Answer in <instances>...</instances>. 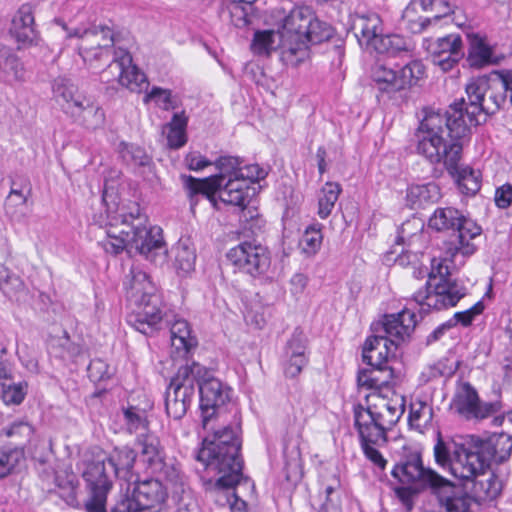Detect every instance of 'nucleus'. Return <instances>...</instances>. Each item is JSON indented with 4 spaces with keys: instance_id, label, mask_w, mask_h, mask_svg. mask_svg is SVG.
<instances>
[{
    "instance_id": "24",
    "label": "nucleus",
    "mask_w": 512,
    "mask_h": 512,
    "mask_svg": "<svg viewBox=\"0 0 512 512\" xmlns=\"http://www.w3.org/2000/svg\"><path fill=\"white\" fill-rule=\"evenodd\" d=\"M351 29L361 47L372 50L383 33L382 20L376 13L355 14Z\"/></svg>"
},
{
    "instance_id": "3",
    "label": "nucleus",
    "mask_w": 512,
    "mask_h": 512,
    "mask_svg": "<svg viewBox=\"0 0 512 512\" xmlns=\"http://www.w3.org/2000/svg\"><path fill=\"white\" fill-rule=\"evenodd\" d=\"M272 17L280 30L281 60L291 67H298L310 57V45L329 40L333 27L321 21L308 6H296L289 11L275 7Z\"/></svg>"
},
{
    "instance_id": "40",
    "label": "nucleus",
    "mask_w": 512,
    "mask_h": 512,
    "mask_svg": "<svg viewBox=\"0 0 512 512\" xmlns=\"http://www.w3.org/2000/svg\"><path fill=\"white\" fill-rule=\"evenodd\" d=\"M188 123V118L185 115V112L175 113L170 121L165 126V131H167V144L170 148L178 149L185 145L187 142L186 136V127Z\"/></svg>"
},
{
    "instance_id": "9",
    "label": "nucleus",
    "mask_w": 512,
    "mask_h": 512,
    "mask_svg": "<svg viewBox=\"0 0 512 512\" xmlns=\"http://www.w3.org/2000/svg\"><path fill=\"white\" fill-rule=\"evenodd\" d=\"M466 287L450 277L449 267L441 262L433 266L424 289L418 290L413 298L421 310H443L454 307L466 295Z\"/></svg>"
},
{
    "instance_id": "63",
    "label": "nucleus",
    "mask_w": 512,
    "mask_h": 512,
    "mask_svg": "<svg viewBox=\"0 0 512 512\" xmlns=\"http://www.w3.org/2000/svg\"><path fill=\"white\" fill-rule=\"evenodd\" d=\"M483 309H484V305L481 301H479L475 305H473L471 308H469L465 311L456 312L454 314V317L451 320H453V322H455V325L457 323H460L461 325H463L465 327L469 326L472 323V321L474 320L475 316L482 313Z\"/></svg>"
},
{
    "instance_id": "46",
    "label": "nucleus",
    "mask_w": 512,
    "mask_h": 512,
    "mask_svg": "<svg viewBox=\"0 0 512 512\" xmlns=\"http://www.w3.org/2000/svg\"><path fill=\"white\" fill-rule=\"evenodd\" d=\"M418 0H411L402 14V21L407 30L413 34H420L433 23L432 18L417 15Z\"/></svg>"
},
{
    "instance_id": "18",
    "label": "nucleus",
    "mask_w": 512,
    "mask_h": 512,
    "mask_svg": "<svg viewBox=\"0 0 512 512\" xmlns=\"http://www.w3.org/2000/svg\"><path fill=\"white\" fill-rule=\"evenodd\" d=\"M218 475L216 480L203 479V487L209 498H211L218 506H228L234 498L235 487L241 483L242 471L210 470Z\"/></svg>"
},
{
    "instance_id": "7",
    "label": "nucleus",
    "mask_w": 512,
    "mask_h": 512,
    "mask_svg": "<svg viewBox=\"0 0 512 512\" xmlns=\"http://www.w3.org/2000/svg\"><path fill=\"white\" fill-rule=\"evenodd\" d=\"M416 326V315L409 310L384 315L372 325L374 335L365 341L362 358L370 367L388 365L389 357L398 345L408 339Z\"/></svg>"
},
{
    "instance_id": "52",
    "label": "nucleus",
    "mask_w": 512,
    "mask_h": 512,
    "mask_svg": "<svg viewBox=\"0 0 512 512\" xmlns=\"http://www.w3.org/2000/svg\"><path fill=\"white\" fill-rule=\"evenodd\" d=\"M123 416L129 433H136L138 436L140 433L150 432L148 429L149 422L144 411L131 406L123 410Z\"/></svg>"
},
{
    "instance_id": "31",
    "label": "nucleus",
    "mask_w": 512,
    "mask_h": 512,
    "mask_svg": "<svg viewBox=\"0 0 512 512\" xmlns=\"http://www.w3.org/2000/svg\"><path fill=\"white\" fill-rule=\"evenodd\" d=\"M173 357L187 358L197 347V339L191 334L189 323L184 319L175 320L170 327Z\"/></svg>"
},
{
    "instance_id": "51",
    "label": "nucleus",
    "mask_w": 512,
    "mask_h": 512,
    "mask_svg": "<svg viewBox=\"0 0 512 512\" xmlns=\"http://www.w3.org/2000/svg\"><path fill=\"white\" fill-rule=\"evenodd\" d=\"M372 78L378 85L379 90L388 93L397 92V73L395 69L378 63L372 69Z\"/></svg>"
},
{
    "instance_id": "5",
    "label": "nucleus",
    "mask_w": 512,
    "mask_h": 512,
    "mask_svg": "<svg viewBox=\"0 0 512 512\" xmlns=\"http://www.w3.org/2000/svg\"><path fill=\"white\" fill-rule=\"evenodd\" d=\"M503 84L498 70H493L488 75L473 78L466 84V101L464 98L455 101L445 112L424 109L423 119L431 116H441L446 119L445 128H454L457 122H463L469 133L471 125H478L477 116L481 113L494 115L504 108L505 97Z\"/></svg>"
},
{
    "instance_id": "34",
    "label": "nucleus",
    "mask_w": 512,
    "mask_h": 512,
    "mask_svg": "<svg viewBox=\"0 0 512 512\" xmlns=\"http://www.w3.org/2000/svg\"><path fill=\"white\" fill-rule=\"evenodd\" d=\"M153 474L162 477L172 491L173 497H181L189 491L187 479L182 472L179 463L174 459H167L163 462L160 470H154Z\"/></svg>"
},
{
    "instance_id": "49",
    "label": "nucleus",
    "mask_w": 512,
    "mask_h": 512,
    "mask_svg": "<svg viewBox=\"0 0 512 512\" xmlns=\"http://www.w3.org/2000/svg\"><path fill=\"white\" fill-rule=\"evenodd\" d=\"M25 461V451L21 447L8 448L0 454V479L17 471Z\"/></svg>"
},
{
    "instance_id": "15",
    "label": "nucleus",
    "mask_w": 512,
    "mask_h": 512,
    "mask_svg": "<svg viewBox=\"0 0 512 512\" xmlns=\"http://www.w3.org/2000/svg\"><path fill=\"white\" fill-rule=\"evenodd\" d=\"M196 386L200 396L202 426L207 429L211 421L225 411V405L230 401V389L211 376L205 367Z\"/></svg>"
},
{
    "instance_id": "62",
    "label": "nucleus",
    "mask_w": 512,
    "mask_h": 512,
    "mask_svg": "<svg viewBox=\"0 0 512 512\" xmlns=\"http://www.w3.org/2000/svg\"><path fill=\"white\" fill-rule=\"evenodd\" d=\"M403 484L402 482H400ZM408 485H411V483H407ZM414 487L412 486H402L397 487L395 489V493L397 497L400 499V501L405 505L408 511H411L413 508V498L415 495H417L419 492L424 491L425 489H422L417 483L412 482Z\"/></svg>"
},
{
    "instance_id": "35",
    "label": "nucleus",
    "mask_w": 512,
    "mask_h": 512,
    "mask_svg": "<svg viewBox=\"0 0 512 512\" xmlns=\"http://www.w3.org/2000/svg\"><path fill=\"white\" fill-rule=\"evenodd\" d=\"M393 378L394 369L389 365H382L360 370L357 381L359 386L380 390L388 387Z\"/></svg>"
},
{
    "instance_id": "25",
    "label": "nucleus",
    "mask_w": 512,
    "mask_h": 512,
    "mask_svg": "<svg viewBox=\"0 0 512 512\" xmlns=\"http://www.w3.org/2000/svg\"><path fill=\"white\" fill-rule=\"evenodd\" d=\"M462 480L472 483L470 493L475 503L478 504L494 500L502 490V482L489 469H485L469 479Z\"/></svg>"
},
{
    "instance_id": "53",
    "label": "nucleus",
    "mask_w": 512,
    "mask_h": 512,
    "mask_svg": "<svg viewBox=\"0 0 512 512\" xmlns=\"http://www.w3.org/2000/svg\"><path fill=\"white\" fill-rule=\"evenodd\" d=\"M255 489L254 482L242 474L241 483L235 487L234 498L230 504L231 512H249L245 497L252 495Z\"/></svg>"
},
{
    "instance_id": "37",
    "label": "nucleus",
    "mask_w": 512,
    "mask_h": 512,
    "mask_svg": "<svg viewBox=\"0 0 512 512\" xmlns=\"http://www.w3.org/2000/svg\"><path fill=\"white\" fill-rule=\"evenodd\" d=\"M136 452L130 447H122L114 450L106 461L110 472L114 477L129 480L136 460Z\"/></svg>"
},
{
    "instance_id": "22",
    "label": "nucleus",
    "mask_w": 512,
    "mask_h": 512,
    "mask_svg": "<svg viewBox=\"0 0 512 512\" xmlns=\"http://www.w3.org/2000/svg\"><path fill=\"white\" fill-rule=\"evenodd\" d=\"M124 286L127 300L135 306H141L148 301L160 302L148 274L136 267L131 268Z\"/></svg>"
},
{
    "instance_id": "21",
    "label": "nucleus",
    "mask_w": 512,
    "mask_h": 512,
    "mask_svg": "<svg viewBox=\"0 0 512 512\" xmlns=\"http://www.w3.org/2000/svg\"><path fill=\"white\" fill-rule=\"evenodd\" d=\"M107 72L116 73L118 82L131 92L139 93L149 85L145 74L132 64V57L128 53L109 63L108 69L102 72L103 79Z\"/></svg>"
},
{
    "instance_id": "8",
    "label": "nucleus",
    "mask_w": 512,
    "mask_h": 512,
    "mask_svg": "<svg viewBox=\"0 0 512 512\" xmlns=\"http://www.w3.org/2000/svg\"><path fill=\"white\" fill-rule=\"evenodd\" d=\"M206 430H212L213 434L203 440L202 447L197 452V460L207 470L242 471L244 461L240 453V424L224 426L221 429H215L209 424Z\"/></svg>"
},
{
    "instance_id": "44",
    "label": "nucleus",
    "mask_w": 512,
    "mask_h": 512,
    "mask_svg": "<svg viewBox=\"0 0 512 512\" xmlns=\"http://www.w3.org/2000/svg\"><path fill=\"white\" fill-rule=\"evenodd\" d=\"M67 37L84 38V41L98 44L108 51L111 50L114 43L113 33L111 29L106 26L86 29L82 32L79 29H75L73 32H68Z\"/></svg>"
},
{
    "instance_id": "47",
    "label": "nucleus",
    "mask_w": 512,
    "mask_h": 512,
    "mask_svg": "<svg viewBox=\"0 0 512 512\" xmlns=\"http://www.w3.org/2000/svg\"><path fill=\"white\" fill-rule=\"evenodd\" d=\"M0 289L8 298L16 301L25 294V284L22 279L4 267L0 268Z\"/></svg>"
},
{
    "instance_id": "39",
    "label": "nucleus",
    "mask_w": 512,
    "mask_h": 512,
    "mask_svg": "<svg viewBox=\"0 0 512 512\" xmlns=\"http://www.w3.org/2000/svg\"><path fill=\"white\" fill-rule=\"evenodd\" d=\"M396 73V86L398 92L417 85L418 81L424 76L425 66L420 60H411L396 70Z\"/></svg>"
},
{
    "instance_id": "64",
    "label": "nucleus",
    "mask_w": 512,
    "mask_h": 512,
    "mask_svg": "<svg viewBox=\"0 0 512 512\" xmlns=\"http://www.w3.org/2000/svg\"><path fill=\"white\" fill-rule=\"evenodd\" d=\"M87 372L89 378L94 382L109 378L108 365L101 359L91 360L87 367Z\"/></svg>"
},
{
    "instance_id": "2",
    "label": "nucleus",
    "mask_w": 512,
    "mask_h": 512,
    "mask_svg": "<svg viewBox=\"0 0 512 512\" xmlns=\"http://www.w3.org/2000/svg\"><path fill=\"white\" fill-rule=\"evenodd\" d=\"M147 222L148 218L142 213L139 204L122 207L116 215L110 217L106 238L99 244L112 255L126 250L128 253H138L151 262L164 260L167 250L162 229L157 226L148 227Z\"/></svg>"
},
{
    "instance_id": "61",
    "label": "nucleus",
    "mask_w": 512,
    "mask_h": 512,
    "mask_svg": "<svg viewBox=\"0 0 512 512\" xmlns=\"http://www.w3.org/2000/svg\"><path fill=\"white\" fill-rule=\"evenodd\" d=\"M356 411L359 413H368V416H370V418H373L372 421L375 422L386 433L394 426V418L390 417L388 414H386V412L383 413L381 409L375 410L372 407H359L356 409Z\"/></svg>"
},
{
    "instance_id": "42",
    "label": "nucleus",
    "mask_w": 512,
    "mask_h": 512,
    "mask_svg": "<svg viewBox=\"0 0 512 512\" xmlns=\"http://www.w3.org/2000/svg\"><path fill=\"white\" fill-rule=\"evenodd\" d=\"M29 192L25 194L23 190L11 188L4 203L5 213L11 220L21 221L26 216Z\"/></svg>"
},
{
    "instance_id": "23",
    "label": "nucleus",
    "mask_w": 512,
    "mask_h": 512,
    "mask_svg": "<svg viewBox=\"0 0 512 512\" xmlns=\"http://www.w3.org/2000/svg\"><path fill=\"white\" fill-rule=\"evenodd\" d=\"M133 487L140 512L153 509L160 511L168 498V488L158 479L136 481Z\"/></svg>"
},
{
    "instance_id": "58",
    "label": "nucleus",
    "mask_w": 512,
    "mask_h": 512,
    "mask_svg": "<svg viewBox=\"0 0 512 512\" xmlns=\"http://www.w3.org/2000/svg\"><path fill=\"white\" fill-rule=\"evenodd\" d=\"M26 394L27 384L25 382L2 384V399L8 405H19Z\"/></svg>"
},
{
    "instance_id": "30",
    "label": "nucleus",
    "mask_w": 512,
    "mask_h": 512,
    "mask_svg": "<svg viewBox=\"0 0 512 512\" xmlns=\"http://www.w3.org/2000/svg\"><path fill=\"white\" fill-rule=\"evenodd\" d=\"M67 116L72 118L75 123L87 129L100 128L105 121V114L102 108L85 96L82 97V100L74 106Z\"/></svg>"
},
{
    "instance_id": "12",
    "label": "nucleus",
    "mask_w": 512,
    "mask_h": 512,
    "mask_svg": "<svg viewBox=\"0 0 512 512\" xmlns=\"http://www.w3.org/2000/svg\"><path fill=\"white\" fill-rule=\"evenodd\" d=\"M471 435L443 437L437 432L433 448L434 459L438 466L448 468L451 474L459 479H469L475 476L470 443Z\"/></svg>"
},
{
    "instance_id": "20",
    "label": "nucleus",
    "mask_w": 512,
    "mask_h": 512,
    "mask_svg": "<svg viewBox=\"0 0 512 512\" xmlns=\"http://www.w3.org/2000/svg\"><path fill=\"white\" fill-rule=\"evenodd\" d=\"M432 61L444 72L450 71L464 58L463 42L459 34L440 37L431 46Z\"/></svg>"
},
{
    "instance_id": "33",
    "label": "nucleus",
    "mask_w": 512,
    "mask_h": 512,
    "mask_svg": "<svg viewBox=\"0 0 512 512\" xmlns=\"http://www.w3.org/2000/svg\"><path fill=\"white\" fill-rule=\"evenodd\" d=\"M53 99L61 110L68 115L84 96L77 86L68 78L58 77L52 84Z\"/></svg>"
},
{
    "instance_id": "48",
    "label": "nucleus",
    "mask_w": 512,
    "mask_h": 512,
    "mask_svg": "<svg viewBox=\"0 0 512 512\" xmlns=\"http://www.w3.org/2000/svg\"><path fill=\"white\" fill-rule=\"evenodd\" d=\"M252 47L258 54H269L272 50L281 49L279 28L255 32Z\"/></svg>"
},
{
    "instance_id": "14",
    "label": "nucleus",
    "mask_w": 512,
    "mask_h": 512,
    "mask_svg": "<svg viewBox=\"0 0 512 512\" xmlns=\"http://www.w3.org/2000/svg\"><path fill=\"white\" fill-rule=\"evenodd\" d=\"M475 475L489 469L491 463L502 464L509 460L512 453V436L501 432L487 437L471 435L470 439Z\"/></svg>"
},
{
    "instance_id": "60",
    "label": "nucleus",
    "mask_w": 512,
    "mask_h": 512,
    "mask_svg": "<svg viewBox=\"0 0 512 512\" xmlns=\"http://www.w3.org/2000/svg\"><path fill=\"white\" fill-rule=\"evenodd\" d=\"M196 255L193 250L186 246L177 248L175 256V267L183 273L194 270Z\"/></svg>"
},
{
    "instance_id": "43",
    "label": "nucleus",
    "mask_w": 512,
    "mask_h": 512,
    "mask_svg": "<svg viewBox=\"0 0 512 512\" xmlns=\"http://www.w3.org/2000/svg\"><path fill=\"white\" fill-rule=\"evenodd\" d=\"M2 434L12 439L11 444L14 445L13 448L21 447L25 451L26 445L34 434V428L27 421L17 420L4 427Z\"/></svg>"
},
{
    "instance_id": "55",
    "label": "nucleus",
    "mask_w": 512,
    "mask_h": 512,
    "mask_svg": "<svg viewBox=\"0 0 512 512\" xmlns=\"http://www.w3.org/2000/svg\"><path fill=\"white\" fill-rule=\"evenodd\" d=\"M322 240L321 225L313 224L304 231L300 240V246L306 254H315L321 247Z\"/></svg>"
},
{
    "instance_id": "16",
    "label": "nucleus",
    "mask_w": 512,
    "mask_h": 512,
    "mask_svg": "<svg viewBox=\"0 0 512 512\" xmlns=\"http://www.w3.org/2000/svg\"><path fill=\"white\" fill-rule=\"evenodd\" d=\"M226 257L237 270L254 278L264 275L271 264L268 249L256 240L241 241L229 249Z\"/></svg>"
},
{
    "instance_id": "11",
    "label": "nucleus",
    "mask_w": 512,
    "mask_h": 512,
    "mask_svg": "<svg viewBox=\"0 0 512 512\" xmlns=\"http://www.w3.org/2000/svg\"><path fill=\"white\" fill-rule=\"evenodd\" d=\"M428 225L436 231L452 232L454 248L464 256L476 251L470 240L481 235L482 228L454 207L437 208L429 218Z\"/></svg>"
},
{
    "instance_id": "29",
    "label": "nucleus",
    "mask_w": 512,
    "mask_h": 512,
    "mask_svg": "<svg viewBox=\"0 0 512 512\" xmlns=\"http://www.w3.org/2000/svg\"><path fill=\"white\" fill-rule=\"evenodd\" d=\"M137 444L141 448L140 454L147 469L151 473L160 470L167 459L159 437L152 432L140 433L137 436Z\"/></svg>"
},
{
    "instance_id": "13",
    "label": "nucleus",
    "mask_w": 512,
    "mask_h": 512,
    "mask_svg": "<svg viewBox=\"0 0 512 512\" xmlns=\"http://www.w3.org/2000/svg\"><path fill=\"white\" fill-rule=\"evenodd\" d=\"M204 373V366L192 361L179 367L165 392V408L169 417L182 419L195 396L196 382Z\"/></svg>"
},
{
    "instance_id": "10",
    "label": "nucleus",
    "mask_w": 512,
    "mask_h": 512,
    "mask_svg": "<svg viewBox=\"0 0 512 512\" xmlns=\"http://www.w3.org/2000/svg\"><path fill=\"white\" fill-rule=\"evenodd\" d=\"M86 484L87 498L81 503L76 496V489L71 486L66 495L61 494L65 502L85 512H108L107 496L113 486V474L106 459L88 462L82 472Z\"/></svg>"
},
{
    "instance_id": "41",
    "label": "nucleus",
    "mask_w": 512,
    "mask_h": 512,
    "mask_svg": "<svg viewBox=\"0 0 512 512\" xmlns=\"http://www.w3.org/2000/svg\"><path fill=\"white\" fill-rule=\"evenodd\" d=\"M411 49V42L403 36L398 34L383 35V33L372 48V50L377 53H386L391 56H397L403 52H410Z\"/></svg>"
},
{
    "instance_id": "26",
    "label": "nucleus",
    "mask_w": 512,
    "mask_h": 512,
    "mask_svg": "<svg viewBox=\"0 0 512 512\" xmlns=\"http://www.w3.org/2000/svg\"><path fill=\"white\" fill-rule=\"evenodd\" d=\"M34 13L31 4H23L12 20L11 34L23 45L37 44L39 35L34 25Z\"/></svg>"
},
{
    "instance_id": "1",
    "label": "nucleus",
    "mask_w": 512,
    "mask_h": 512,
    "mask_svg": "<svg viewBox=\"0 0 512 512\" xmlns=\"http://www.w3.org/2000/svg\"><path fill=\"white\" fill-rule=\"evenodd\" d=\"M445 125L446 119L438 115L422 119L415 134L417 153L432 164L443 163L460 192L474 196L481 188V173L459 164L467 129L461 121L448 128V132Z\"/></svg>"
},
{
    "instance_id": "27",
    "label": "nucleus",
    "mask_w": 512,
    "mask_h": 512,
    "mask_svg": "<svg viewBox=\"0 0 512 512\" xmlns=\"http://www.w3.org/2000/svg\"><path fill=\"white\" fill-rule=\"evenodd\" d=\"M468 38L466 62L470 68L482 69L499 64L501 59L495 55L493 47L487 43L485 37L473 33L469 34Z\"/></svg>"
},
{
    "instance_id": "19",
    "label": "nucleus",
    "mask_w": 512,
    "mask_h": 512,
    "mask_svg": "<svg viewBox=\"0 0 512 512\" xmlns=\"http://www.w3.org/2000/svg\"><path fill=\"white\" fill-rule=\"evenodd\" d=\"M307 338L302 329L296 328L287 341L284 355V374L288 378H296L308 364Z\"/></svg>"
},
{
    "instance_id": "6",
    "label": "nucleus",
    "mask_w": 512,
    "mask_h": 512,
    "mask_svg": "<svg viewBox=\"0 0 512 512\" xmlns=\"http://www.w3.org/2000/svg\"><path fill=\"white\" fill-rule=\"evenodd\" d=\"M242 160L233 156H221L215 161L218 174L205 179L183 175L191 208L196 205L199 195L216 205V193L222 202L244 208L249 201V183L244 179Z\"/></svg>"
},
{
    "instance_id": "28",
    "label": "nucleus",
    "mask_w": 512,
    "mask_h": 512,
    "mask_svg": "<svg viewBox=\"0 0 512 512\" xmlns=\"http://www.w3.org/2000/svg\"><path fill=\"white\" fill-rule=\"evenodd\" d=\"M158 304L159 302L148 301L137 306L140 310L128 316V324L144 335H152L162 321Z\"/></svg>"
},
{
    "instance_id": "38",
    "label": "nucleus",
    "mask_w": 512,
    "mask_h": 512,
    "mask_svg": "<svg viewBox=\"0 0 512 512\" xmlns=\"http://www.w3.org/2000/svg\"><path fill=\"white\" fill-rule=\"evenodd\" d=\"M440 197L439 186L436 183L430 182L409 187L406 194V201L410 208L416 209L435 203Z\"/></svg>"
},
{
    "instance_id": "36",
    "label": "nucleus",
    "mask_w": 512,
    "mask_h": 512,
    "mask_svg": "<svg viewBox=\"0 0 512 512\" xmlns=\"http://www.w3.org/2000/svg\"><path fill=\"white\" fill-rule=\"evenodd\" d=\"M354 418L361 443L381 446L387 442V433L372 421L373 418H370L368 413H359L355 410Z\"/></svg>"
},
{
    "instance_id": "57",
    "label": "nucleus",
    "mask_w": 512,
    "mask_h": 512,
    "mask_svg": "<svg viewBox=\"0 0 512 512\" xmlns=\"http://www.w3.org/2000/svg\"><path fill=\"white\" fill-rule=\"evenodd\" d=\"M134 487L132 490L128 487L125 491L121 490L115 499L114 505L111 507V512H140L137 503Z\"/></svg>"
},
{
    "instance_id": "17",
    "label": "nucleus",
    "mask_w": 512,
    "mask_h": 512,
    "mask_svg": "<svg viewBox=\"0 0 512 512\" xmlns=\"http://www.w3.org/2000/svg\"><path fill=\"white\" fill-rule=\"evenodd\" d=\"M451 408L467 419H484L500 412L501 402H484L479 399L476 389L469 383H460L451 401Z\"/></svg>"
},
{
    "instance_id": "45",
    "label": "nucleus",
    "mask_w": 512,
    "mask_h": 512,
    "mask_svg": "<svg viewBox=\"0 0 512 512\" xmlns=\"http://www.w3.org/2000/svg\"><path fill=\"white\" fill-rule=\"evenodd\" d=\"M342 191L341 185L336 182H327L320 190L318 199V215L321 219L328 218Z\"/></svg>"
},
{
    "instance_id": "54",
    "label": "nucleus",
    "mask_w": 512,
    "mask_h": 512,
    "mask_svg": "<svg viewBox=\"0 0 512 512\" xmlns=\"http://www.w3.org/2000/svg\"><path fill=\"white\" fill-rule=\"evenodd\" d=\"M122 158L130 165L151 169L152 159L146 151L133 144H125L121 151Z\"/></svg>"
},
{
    "instance_id": "56",
    "label": "nucleus",
    "mask_w": 512,
    "mask_h": 512,
    "mask_svg": "<svg viewBox=\"0 0 512 512\" xmlns=\"http://www.w3.org/2000/svg\"><path fill=\"white\" fill-rule=\"evenodd\" d=\"M154 101L157 106L163 110H172L178 107L176 97L172 95L171 90L154 86L144 97V102Z\"/></svg>"
},
{
    "instance_id": "50",
    "label": "nucleus",
    "mask_w": 512,
    "mask_h": 512,
    "mask_svg": "<svg viewBox=\"0 0 512 512\" xmlns=\"http://www.w3.org/2000/svg\"><path fill=\"white\" fill-rule=\"evenodd\" d=\"M0 71L12 75L16 81L24 80L25 71L22 62L5 46H0Z\"/></svg>"
},
{
    "instance_id": "4",
    "label": "nucleus",
    "mask_w": 512,
    "mask_h": 512,
    "mask_svg": "<svg viewBox=\"0 0 512 512\" xmlns=\"http://www.w3.org/2000/svg\"><path fill=\"white\" fill-rule=\"evenodd\" d=\"M391 475L402 483H417L436 496L441 512H471L475 503L466 487L458 486L436 471L423 465L419 451L405 450L394 465Z\"/></svg>"
},
{
    "instance_id": "32",
    "label": "nucleus",
    "mask_w": 512,
    "mask_h": 512,
    "mask_svg": "<svg viewBox=\"0 0 512 512\" xmlns=\"http://www.w3.org/2000/svg\"><path fill=\"white\" fill-rule=\"evenodd\" d=\"M218 14L222 21L237 28L251 25L254 18L252 4H244L238 0H222Z\"/></svg>"
},
{
    "instance_id": "59",
    "label": "nucleus",
    "mask_w": 512,
    "mask_h": 512,
    "mask_svg": "<svg viewBox=\"0 0 512 512\" xmlns=\"http://www.w3.org/2000/svg\"><path fill=\"white\" fill-rule=\"evenodd\" d=\"M82 39V43L78 46L79 54L83 58L84 62L93 65L94 61L105 59L109 60L110 51L104 49L102 46L96 44L95 46H90L89 44H94L93 42H86L84 38Z\"/></svg>"
}]
</instances>
